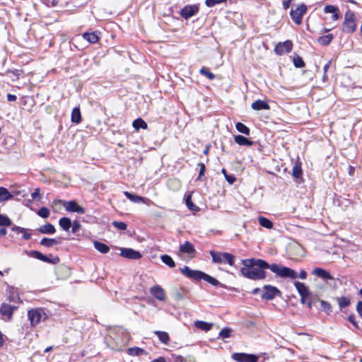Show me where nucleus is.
<instances>
[{
  "label": "nucleus",
  "mask_w": 362,
  "mask_h": 362,
  "mask_svg": "<svg viewBox=\"0 0 362 362\" xmlns=\"http://www.w3.org/2000/svg\"><path fill=\"white\" fill-rule=\"evenodd\" d=\"M264 292L262 294V298L271 300L274 298L276 296H281V292L279 288L274 286L265 285L264 287Z\"/></svg>",
  "instance_id": "nucleus-7"
},
{
  "label": "nucleus",
  "mask_w": 362,
  "mask_h": 362,
  "mask_svg": "<svg viewBox=\"0 0 362 362\" xmlns=\"http://www.w3.org/2000/svg\"><path fill=\"white\" fill-rule=\"evenodd\" d=\"M155 334L157 335L160 341L165 345H168L170 341V337L168 333L163 331H155Z\"/></svg>",
  "instance_id": "nucleus-28"
},
{
  "label": "nucleus",
  "mask_w": 362,
  "mask_h": 362,
  "mask_svg": "<svg viewBox=\"0 0 362 362\" xmlns=\"http://www.w3.org/2000/svg\"><path fill=\"white\" fill-rule=\"evenodd\" d=\"M198 165L200 167V170L197 179L201 180V177L204 175L206 167L203 163H199Z\"/></svg>",
  "instance_id": "nucleus-54"
},
{
  "label": "nucleus",
  "mask_w": 362,
  "mask_h": 362,
  "mask_svg": "<svg viewBox=\"0 0 362 362\" xmlns=\"http://www.w3.org/2000/svg\"><path fill=\"white\" fill-rule=\"evenodd\" d=\"M13 194H11L6 187H0V203L4 202L13 199Z\"/></svg>",
  "instance_id": "nucleus-21"
},
{
  "label": "nucleus",
  "mask_w": 362,
  "mask_h": 362,
  "mask_svg": "<svg viewBox=\"0 0 362 362\" xmlns=\"http://www.w3.org/2000/svg\"><path fill=\"white\" fill-rule=\"evenodd\" d=\"M186 291L182 288H175L173 291V297L177 301H180L185 299Z\"/></svg>",
  "instance_id": "nucleus-25"
},
{
  "label": "nucleus",
  "mask_w": 362,
  "mask_h": 362,
  "mask_svg": "<svg viewBox=\"0 0 362 362\" xmlns=\"http://www.w3.org/2000/svg\"><path fill=\"white\" fill-rule=\"evenodd\" d=\"M252 108L255 110H269V104L264 100H257L252 103Z\"/></svg>",
  "instance_id": "nucleus-20"
},
{
  "label": "nucleus",
  "mask_w": 362,
  "mask_h": 362,
  "mask_svg": "<svg viewBox=\"0 0 362 362\" xmlns=\"http://www.w3.org/2000/svg\"><path fill=\"white\" fill-rule=\"evenodd\" d=\"M298 277L301 279H305L307 278V272L305 270H301L299 273Z\"/></svg>",
  "instance_id": "nucleus-61"
},
{
  "label": "nucleus",
  "mask_w": 362,
  "mask_h": 362,
  "mask_svg": "<svg viewBox=\"0 0 362 362\" xmlns=\"http://www.w3.org/2000/svg\"><path fill=\"white\" fill-rule=\"evenodd\" d=\"M199 73L202 76H206L209 80H214L215 78V75L213 73H211V71H209V70L206 67H202L200 69Z\"/></svg>",
  "instance_id": "nucleus-44"
},
{
  "label": "nucleus",
  "mask_w": 362,
  "mask_h": 362,
  "mask_svg": "<svg viewBox=\"0 0 362 362\" xmlns=\"http://www.w3.org/2000/svg\"><path fill=\"white\" fill-rule=\"evenodd\" d=\"M282 4L285 10L288 9L291 6L290 0H284Z\"/></svg>",
  "instance_id": "nucleus-60"
},
{
  "label": "nucleus",
  "mask_w": 362,
  "mask_h": 362,
  "mask_svg": "<svg viewBox=\"0 0 362 362\" xmlns=\"http://www.w3.org/2000/svg\"><path fill=\"white\" fill-rule=\"evenodd\" d=\"M259 223L261 226L270 229L273 227V223L266 217L259 216L258 218Z\"/></svg>",
  "instance_id": "nucleus-34"
},
{
  "label": "nucleus",
  "mask_w": 362,
  "mask_h": 362,
  "mask_svg": "<svg viewBox=\"0 0 362 362\" xmlns=\"http://www.w3.org/2000/svg\"><path fill=\"white\" fill-rule=\"evenodd\" d=\"M313 274L322 279L323 280L333 279L329 272L322 268L316 267L313 269Z\"/></svg>",
  "instance_id": "nucleus-17"
},
{
  "label": "nucleus",
  "mask_w": 362,
  "mask_h": 362,
  "mask_svg": "<svg viewBox=\"0 0 362 362\" xmlns=\"http://www.w3.org/2000/svg\"><path fill=\"white\" fill-rule=\"evenodd\" d=\"M179 252L187 255L189 257H194L196 254V250L193 244L189 241H185L180 245Z\"/></svg>",
  "instance_id": "nucleus-13"
},
{
  "label": "nucleus",
  "mask_w": 362,
  "mask_h": 362,
  "mask_svg": "<svg viewBox=\"0 0 362 362\" xmlns=\"http://www.w3.org/2000/svg\"><path fill=\"white\" fill-rule=\"evenodd\" d=\"M235 142L240 146H251L253 141L242 135H236L234 137Z\"/></svg>",
  "instance_id": "nucleus-19"
},
{
  "label": "nucleus",
  "mask_w": 362,
  "mask_h": 362,
  "mask_svg": "<svg viewBox=\"0 0 362 362\" xmlns=\"http://www.w3.org/2000/svg\"><path fill=\"white\" fill-rule=\"evenodd\" d=\"M28 317L32 326H35L41 321L42 310L40 309H31L28 312Z\"/></svg>",
  "instance_id": "nucleus-12"
},
{
  "label": "nucleus",
  "mask_w": 362,
  "mask_h": 362,
  "mask_svg": "<svg viewBox=\"0 0 362 362\" xmlns=\"http://www.w3.org/2000/svg\"><path fill=\"white\" fill-rule=\"evenodd\" d=\"M337 301L340 308H344L350 304L349 298L345 296L338 298Z\"/></svg>",
  "instance_id": "nucleus-42"
},
{
  "label": "nucleus",
  "mask_w": 362,
  "mask_h": 362,
  "mask_svg": "<svg viewBox=\"0 0 362 362\" xmlns=\"http://www.w3.org/2000/svg\"><path fill=\"white\" fill-rule=\"evenodd\" d=\"M302 174H303V170L301 168V163L300 162H296L292 169V175L295 178L298 179V178L301 177Z\"/></svg>",
  "instance_id": "nucleus-33"
},
{
  "label": "nucleus",
  "mask_w": 362,
  "mask_h": 362,
  "mask_svg": "<svg viewBox=\"0 0 362 362\" xmlns=\"http://www.w3.org/2000/svg\"><path fill=\"white\" fill-rule=\"evenodd\" d=\"M4 341H5V339H4V334H3V333L0 331V348L4 345Z\"/></svg>",
  "instance_id": "nucleus-64"
},
{
  "label": "nucleus",
  "mask_w": 362,
  "mask_h": 362,
  "mask_svg": "<svg viewBox=\"0 0 362 362\" xmlns=\"http://www.w3.org/2000/svg\"><path fill=\"white\" fill-rule=\"evenodd\" d=\"M317 299L316 298H310L308 299V300L306 302V304L308 305V307L311 309L312 307H313V305L315 303V300Z\"/></svg>",
  "instance_id": "nucleus-58"
},
{
  "label": "nucleus",
  "mask_w": 362,
  "mask_h": 362,
  "mask_svg": "<svg viewBox=\"0 0 362 362\" xmlns=\"http://www.w3.org/2000/svg\"><path fill=\"white\" fill-rule=\"evenodd\" d=\"M209 254L212 257V262L215 264L227 263L230 266L235 264V257L230 253L211 250Z\"/></svg>",
  "instance_id": "nucleus-3"
},
{
  "label": "nucleus",
  "mask_w": 362,
  "mask_h": 362,
  "mask_svg": "<svg viewBox=\"0 0 362 362\" xmlns=\"http://www.w3.org/2000/svg\"><path fill=\"white\" fill-rule=\"evenodd\" d=\"M16 99H17V97L15 95H12V94H10V93H8L7 95V100L8 101H10V102L15 101V100H16Z\"/></svg>",
  "instance_id": "nucleus-62"
},
{
  "label": "nucleus",
  "mask_w": 362,
  "mask_h": 362,
  "mask_svg": "<svg viewBox=\"0 0 362 362\" xmlns=\"http://www.w3.org/2000/svg\"><path fill=\"white\" fill-rule=\"evenodd\" d=\"M11 230L16 232L17 234H20L22 233V232H25V228L16 225H13L11 227Z\"/></svg>",
  "instance_id": "nucleus-56"
},
{
  "label": "nucleus",
  "mask_w": 362,
  "mask_h": 362,
  "mask_svg": "<svg viewBox=\"0 0 362 362\" xmlns=\"http://www.w3.org/2000/svg\"><path fill=\"white\" fill-rule=\"evenodd\" d=\"M185 203L189 210L193 211H198L199 210V207L193 204L191 195H188L187 197L185 199Z\"/></svg>",
  "instance_id": "nucleus-37"
},
{
  "label": "nucleus",
  "mask_w": 362,
  "mask_h": 362,
  "mask_svg": "<svg viewBox=\"0 0 362 362\" xmlns=\"http://www.w3.org/2000/svg\"><path fill=\"white\" fill-rule=\"evenodd\" d=\"M307 11V6L304 4H301L298 6L296 9H291L290 16L291 19L296 25H300L303 21V16Z\"/></svg>",
  "instance_id": "nucleus-5"
},
{
  "label": "nucleus",
  "mask_w": 362,
  "mask_h": 362,
  "mask_svg": "<svg viewBox=\"0 0 362 362\" xmlns=\"http://www.w3.org/2000/svg\"><path fill=\"white\" fill-rule=\"evenodd\" d=\"M40 188H36L35 191L31 194L33 199L40 200L41 199Z\"/></svg>",
  "instance_id": "nucleus-53"
},
{
  "label": "nucleus",
  "mask_w": 362,
  "mask_h": 362,
  "mask_svg": "<svg viewBox=\"0 0 362 362\" xmlns=\"http://www.w3.org/2000/svg\"><path fill=\"white\" fill-rule=\"evenodd\" d=\"M336 11H339V8L333 5H327L324 8V12L325 13H334Z\"/></svg>",
  "instance_id": "nucleus-49"
},
{
  "label": "nucleus",
  "mask_w": 362,
  "mask_h": 362,
  "mask_svg": "<svg viewBox=\"0 0 362 362\" xmlns=\"http://www.w3.org/2000/svg\"><path fill=\"white\" fill-rule=\"evenodd\" d=\"M17 309L16 306L3 303L0 306L1 314L6 317L7 321H10L13 315V312Z\"/></svg>",
  "instance_id": "nucleus-11"
},
{
  "label": "nucleus",
  "mask_w": 362,
  "mask_h": 362,
  "mask_svg": "<svg viewBox=\"0 0 362 362\" xmlns=\"http://www.w3.org/2000/svg\"><path fill=\"white\" fill-rule=\"evenodd\" d=\"M180 271L183 275H185L186 277L194 281H201L203 279L213 286H220L223 288H227L226 285L221 284L216 279L202 271L191 269L187 266H184L183 267L180 268Z\"/></svg>",
  "instance_id": "nucleus-2"
},
{
  "label": "nucleus",
  "mask_w": 362,
  "mask_h": 362,
  "mask_svg": "<svg viewBox=\"0 0 362 362\" xmlns=\"http://www.w3.org/2000/svg\"><path fill=\"white\" fill-rule=\"evenodd\" d=\"M232 332V329L228 327H224L219 332V337L224 339L228 338L230 337V334Z\"/></svg>",
  "instance_id": "nucleus-46"
},
{
  "label": "nucleus",
  "mask_w": 362,
  "mask_h": 362,
  "mask_svg": "<svg viewBox=\"0 0 362 362\" xmlns=\"http://www.w3.org/2000/svg\"><path fill=\"white\" fill-rule=\"evenodd\" d=\"M293 48V42L291 40H286L283 42H279L274 48L276 54L282 55L284 53H289Z\"/></svg>",
  "instance_id": "nucleus-10"
},
{
  "label": "nucleus",
  "mask_w": 362,
  "mask_h": 362,
  "mask_svg": "<svg viewBox=\"0 0 362 362\" xmlns=\"http://www.w3.org/2000/svg\"><path fill=\"white\" fill-rule=\"evenodd\" d=\"M124 194L125 195V197L127 199H129V200H131L132 202H135V203L143 200V197L136 195V194H133L127 191L124 192Z\"/></svg>",
  "instance_id": "nucleus-39"
},
{
  "label": "nucleus",
  "mask_w": 362,
  "mask_h": 362,
  "mask_svg": "<svg viewBox=\"0 0 362 362\" xmlns=\"http://www.w3.org/2000/svg\"><path fill=\"white\" fill-rule=\"evenodd\" d=\"M151 294L158 299V300H164L165 299V291L162 288L161 286L158 285H156L151 288L150 289Z\"/></svg>",
  "instance_id": "nucleus-15"
},
{
  "label": "nucleus",
  "mask_w": 362,
  "mask_h": 362,
  "mask_svg": "<svg viewBox=\"0 0 362 362\" xmlns=\"http://www.w3.org/2000/svg\"><path fill=\"white\" fill-rule=\"evenodd\" d=\"M212 323H209L204 321L197 320L194 322V326L197 329H200L205 332L209 331L212 328Z\"/></svg>",
  "instance_id": "nucleus-29"
},
{
  "label": "nucleus",
  "mask_w": 362,
  "mask_h": 362,
  "mask_svg": "<svg viewBox=\"0 0 362 362\" xmlns=\"http://www.w3.org/2000/svg\"><path fill=\"white\" fill-rule=\"evenodd\" d=\"M198 11L199 6L197 5H187L180 10V14L183 18L189 19L196 15Z\"/></svg>",
  "instance_id": "nucleus-9"
},
{
  "label": "nucleus",
  "mask_w": 362,
  "mask_h": 362,
  "mask_svg": "<svg viewBox=\"0 0 362 362\" xmlns=\"http://www.w3.org/2000/svg\"><path fill=\"white\" fill-rule=\"evenodd\" d=\"M71 122L78 124L81 122V114L79 107H74L71 112Z\"/></svg>",
  "instance_id": "nucleus-32"
},
{
  "label": "nucleus",
  "mask_w": 362,
  "mask_h": 362,
  "mask_svg": "<svg viewBox=\"0 0 362 362\" xmlns=\"http://www.w3.org/2000/svg\"><path fill=\"white\" fill-rule=\"evenodd\" d=\"M12 225L11 220L4 214H0V226H10Z\"/></svg>",
  "instance_id": "nucleus-43"
},
{
  "label": "nucleus",
  "mask_w": 362,
  "mask_h": 362,
  "mask_svg": "<svg viewBox=\"0 0 362 362\" xmlns=\"http://www.w3.org/2000/svg\"><path fill=\"white\" fill-rule=\"evenodd\" d=\"M356 310L358 314L362 317V301H358L356 306Z\"/></svg>",
  "instance_id": "nucleus-59"
},
{
  "label": "nucleus",
  "mask_w": 362,
  "mask_h": 362,
  "mask_svg": "<svg viewBox=\"0 0 362 362\" xmlns=\"http://www.w3.org/2000/svg\"><path fill=\"white\" fill-rule=\"evenodd\" d=\"M120 255L129 259H139L142 255L139 252L132 248H122Z\"/></svg>",
  "instance_id": "nucleus-14"
},
{
  "label": "nucleus",
  "mask_w": 362,
  "mask_h": 362,
  "mask_svg": "<svg viewBox=\"0 0 362 362\" xmlns=\"http://www.w3.org/2000/svg\"><path fill=\"white\" fill-rule=\"evenodd\" d=\"M37 230L43 234H54L56 231L55 227L52 223H47L39 227Z\"/></svg>",
  "instance_id": "nucleus-18"
},
{
  "label": "nucleus",
  "mask_w": 362,
  "mask_h": 362,
  "mask_svg": "<svg viewBox=\"0 0 362 362\" xmlns=\"http://www.w3.org/2000/svg\"><path fill=\"white\" fill-rule=\"evenodd\" d=\"M60 261V259L58 256L53 257L52 255H49V256H47V260H45L44 262L47 263H52L54 264H56L59 263Z\"/></svg>",
  "instance_id": "nucleus-48"
},
{
  "label": "nucleus",
  "mask_w": 362,
  "mask_h": 362,
  "mask_svg": "<svg viewBox=\"0 0 362 362\" xmlns=\"http://www.w3.org/2000/svg\"><path fill=\"white\" fill-rule=\"evenodd\" d=\"M319 302L320 303V309L321 310H323L327 313H329L332 311V306L328 302L324 300H319Z\"/></svg>",
  "instance_id": "nucleus-41"
},
{
  "label": "nucleus",
  "mask_w": 362,
  "mask_h": 362,
  "mask_svg": "<svg viewBox=\"0 0 362 362\" xmlns=\"http://www.w3.org/2000/svg\"><path fill=\"white\" fill-rule=\"evenodd\" d=\"M82 36L90 44L96 43L99 40V36L95 32L84 33Z\"/></svg>",
  "instance_id": "nucleus-23"
},
{
  "label": "nucleus",
  "mask_w": 362,
  "mask_h": 362,
  "mask_svg": "<svg viewBox=\"0 0 362 362\" xmlns=\"http://www.w3.org/2000/svg\"><path fill=\"white\" fill-rule=\"evenodd\" d=\"M32 230L31 229H26L25 228V232H22V238L25 240H28L31 238V233H30Z\"/></svg>",
  "instance_id": "nucleus-52"
},
{
  "label": "nucleus",
  "mask_w": 362,
  "mask_h": 362,
  "mask_svg": "<svg viewBox=\"0 0 362 362\" xmlns=\"http://www.w3.org/2000/svg\"><path fill=\"white\" fill-rule=\"evenodd\" d=\"M112 225L114 227H115L116 228H117L118 230H126L127 228V225L124 222H122V221H115L112 223Z\"/></svg>",
  "instance_id": "nucleus-47"
},
{
  "label": "nucleus",
  "mask_w": 362,
  "mask_h": 362,
  "mask_svg": "<svg viewBox=\"0 0 362 362\" xmlns=\"http://www.w3.org/2000/svg\"><path fill=\"white\" fill-rule=\"evenodd\" d=\"M62 238L59 237L57 238H43L40 241V245L46 247H52L55 245H59L62 243Z\"/></svg>",
  "instance_id": "nucleus-16"
},
{
  "label": "nucleus",
  "mask_w": 362,
  "mask_h": 362,
  "mask_svg": "<svg viewBox=\"0 0 362 362\" xmlns=\"http://www.w3.org/2000/svg\"><path fill=\"white\" fill-rule=\"evenodd\" d=\"M348 320L355 327V328L358 329V323L355 320V317L354 315H349L348 317Z\"/></svg>",
  "instance_id": "nucleus-57"
},
{
  "label": "nucleus",
  "mask_w": 362,
  "mask_h": 362,
  "mask_svg": "<svg viewBox=\"0 0 362 362\" xmlns=\"http://www.w3.org/2000/svg\"><path fill=\"white\" fill-rule=\"evenodd\" d=\"M95 248L103 254H106L110 251V247L101 242L95 241L94 242Z\"/></svg>",
  "instance_id": "nucleus-31"
},
{
  "label": "nucleus",
  "mask_w": 362,
  "mask_h": 362,
  "mask_svg": "<svg viewBox=\"0 0 362 362\" xmlns=\"http://www.w3.org/2000/svg\"><path fill=\"white\" fill-rule=\"evenodd\" d=\"M244 266L240 269V274L245 278L251 280L264 279L267 276L264 269H269L276 276L281 278H289L296 279L297 272L287 267L279 264H268L262 259H245L241 261Z\"/></svg>",
  "instance_id": "nucleus-1"
},
{
  "label": "nucleus",
  "mask_w": 362,
  "mask_h": 362,
  "mask_svg": "<svg viewBox=\"0 0 362 362\" xmlns=\"http://www.w3.org/2000/svg\"><path fill=\"white\" fill-rule=\"evenodd\" d=\"M227 0H206L205 4L208 7H213L216 4H221L223 2H226Z\"/></svg>",
  "instance_id": "nucleus-50"
},
{
  "label": "nucleus",
  "mask_w": 362,
  "mask_h": 362,
  "mask_svg": "<svg viewBox=\"0 0 362 362\" xmlns=\"http://www.w3.org/2000/svg\"><path fill=\"white\" fill-rule=\"evenodd\" d=\"M127 352L129 356H137L148 354V353L144 349L137 347V346L129 348L127 349Z\"/></svg>",
  "instance_id": "nucleus-24"
},
{
  "label": "nucleus",
  "mask_w": 362,
  "mask_h": 362,
  "mask_svg": "<svg viewBox=\"0 0 362 362\" xmlns=\"http://www.w3.org/2000/svg\"><path fill=\"white\" fill-rule=\"evenodd\" d=\"M58 203H63L64 206L65 207L67 211L70 212H76L79 214H83L86 212V210L83 207L79 206L76 202L75 201H62L58 200Z\"/></svg>",
  "instance_id": "nucleus-8"
},
{
  "label": "nucleus",
  "mask_w": 362,
  "mask_h": 362,
  "mask_svg": "<svg viewBox=\"0 0 362 362\" xmlns=\"http://www.w3.org/2000/svg\"><path fill=\"white\" fill-rule=\"evenodd\" d=\"M225 179L230 185L233 184L236 180V177L232 174L226 175Z\"/></svg>",
  "instance_id": "nucleus-55"
},
{
  "label": "nucleus",
  "mask_w": 362,
  "mask_h": 362,
  "mask_svg": "<svg viewBox=\"0 0 362 362\" xmlns=\"http://www.w3.org/2000/svg\"><path fill=\"white\" fill-rule=\"evenodd\" d=\"M59 225L66 231H68L71 226V219L68 217H62L59 220Z\"/></svg>",
  "instance_id": "nucleus-30"
},
{
  "label": "nucleus",
  "mask_w": 362,
  "mask_h": 362,
  "mask_svg": "<svg viewBox=\"0 0 362 362\" xmlns=\"http://www.w3.org/2000/svg\"><path fill=\"white\" fill-rule=\"evenodd\" d=\"M81 223L78 221H74L73 223H71V231L73 233H76L81 228Z\"/></svg>",
  "instance_id": "nucleus-51"
},
{
  "label": "nucleus",
  "mask_w": 362,
  "mask_h": 362,
  "mask_svg": "<svg viewBox=\"0 0 362 362\" xmlns=\"http://www.w3.org/2000/svg\"><path fill=\"white\" fill-rule=\"evenodd\" d=\"M294 286L300 296H303V295H310L308 288L303 283L295 281Z\"/></svg>",
  "instance_id": "nucleus-22"
},
{
  "label": "nucleus",
  "mask_w": 362,
  "mask_h": 362,
  "mask_svg": "<svg viewBox=\"0 0 362 362\" xmlns=\"http://www.w3.org/2000/svg\"><path fill=\"white\" fill-rule=\"evenodd\" d=\"M293 64L296 68H303L305 66L302 57L298 54H295L293 57Z\"/></svg>",
  "instance_id": "nucleus-40"
},
{
  "label": "nucleus",
  "mask_w": 362,
  "mask_h": 362,
  "mask_svg": "<svg viewBox=\"0 0 362 362\" xmlns=\"http://www.w3.org/2000/svg\"><path fill=\"white\" fill-rule=\"evenodd\" d=\"M310 295H303V296H300V303L303 304L306 303L308 300V297Z\"/></svg>",
  "instance_id": "nucleus-63"
},
{
  "label": "nucleus",
  "mask_w": 362,
  "mask_h": 362,
  "mask_svg": "<svg viewBox=\"0 0 362 362\" xmlns=\"http://www.w3.org/2000/svg\"><path fill=\"white\" fill-rule=\"evenodd\" d=\"M231 358L236 362H257L259 359L257 355L246 353H234Z\"/></svg>",
  "instance_id": "nucleus-6"
},
{
  "label": "nucleus",
  "mask_w": 362,
  "mask_h": 362,
  "mask_svg": "<svg viewBox=\"0 0 362 362\" xmlns=\"http://www.w3.org/2000/svg\"><path fill=\"white\" fill-rule=\"evenodd\" d=\"M235 128L240 133H242L245 135L248 136L250 134V128L242 122H237L235 124Z\"/></svg>",
  "instance_id": "nucleus-36"
},
{
  "label": "nucleus",
  "mask_w": 362,
  "mask_h": 362,
  "mask_svg": "<svg viewBox=\"0 0 362 362\" xmlns=\"http://www.w3.org/2000/svg\"><path fill=\"white\" fill-rule=\"evenodd\" d=\"M49 214V210L45 206L40 207L37 211V215L43 218H48Z\"/></svg>",
  "instance_id": "nucleus-45"
},
{
  "label": "nucleus",
  "mask_w": 362,
  "mask_h": 362,
  "mask_svg": "<svg viewBox=\"0 0 362 362\" xmlns=\"http://www.w3.org/2000/svg\"><path fill=\"white\" fill-rule=\"evenodd\" d=\"M342 29L346 33H353L356 31V16L353 11H348L346 12Z\"/></svg>",
  "instance_id": "nucleus-4"
},
{
  "label": "nucleus",
  "mask_w": 362,
  "mask_h": 362,
  "mask_svg": "<svg viewBox=\"0 0 362 362\" xmlns=\"http://www.w3.org/2000/svg\"><path fill=\"white\" fill-rule=\"evenodd\" d=\"M30 256L35 259H37L42 262L47 260V256L37 250H31L30 252Z\"/></svg>",
  "instance_id": "nucleus-38"
},
{
  "label": "nucleus",
  "mask_w": 362,
  "mask_h": 362,
  "mask_svg": "<svg viewBox=\"0 0 362 362\" xmlns=\"http://www.w3.org/2000/svg\"><path fill=\"white\" fill-rule=\"evenodd\" d=\"M161 261L166 265H168L170 268H173L175 267V262L173 259V258L168 255H163L160 257Z\"/></svg>",
  "instance_id": "nucleus-35"
},
{
  "label": "nucleus",
  "mask_w": 362,
  "mask_h": 362,
  "mask_svg": "<svg viewBox=\"0 0 362 362\" xmlns=\"http://www.w3.org/2000/svg\"><path fill=\"white\" fill-rule=\"evenodd\" d=\"M132 126L136 131H139L140 129H146L148 128L147 123L141 118H137L134 120Z\"/></svg>",
  "instance_id": "nucleus-27"
},
{
  "label": "nucleus",
  "mask_w": 362,
  "mask_h": 362,
  "mask_svg": "<svg viewBox=\"0 0 362 362\" xmlns=\"http://www.w3.org/2000/svg\"><path fill=\"white\" fill-rule=\"evenodd\" d=\"M333 39H334L333 34L329 33V34H327L325 35L320 36L317 39V42L322 46H327L331 43V42L333 40Z\"/></svg>",
  "instance_id": "nucleus-26"
}]
</instances>
